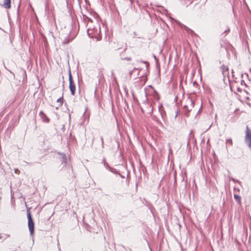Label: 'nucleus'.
Masks as SVG:
<instances>
[{
  "label": "nucleus",
  "instance_id": "f257e3e1",
  "mask_svg": "<svg viewBox=\"0 0 251 251\" xmlns=\"http://www.w3.org/2000/svg\"><path fill=\"white\" fill-rule=\"evenodd\" d=\"M27 217L28 219V227L30 232V234L31 236H33L34 231V224L31 217L30 212L29 211H27Z\"/></svg>",
  "mask_w": 251,
  "mask_h": 251
},
{
  "label": "nucleus",
  "instance_id": "f03ea898",
  "mask_svg": "<svg viewBox=\"0 0 251 251\" xmlns=\"http://www.w3.org/2000/svg\"><path fill=\"white\" fill-rule=\"evenodd\" d=\"M245 133V142L251 150V130L248 126H246Z\"/></svg>",
  "mask_w": 251,
  "mask_h": 251
},
{
  "label": "nucleus",
  "instance_id": "7ed1b4c3",
  "mask_svg": "<svg viewBox=\"0 0 251 251\" xmlns=\"http://www.w3.org/2000/svg\"><path fill=\"white\" fill-rule=\"evenodd\" d=\"M69 88L71 91V93L73 96L75 94V83L73 81V77L71 75V71L69 72Z\"/></svg>",
  "mask_w": 251,
  "mask_h": 251
},
{
  "label": "nucleus",
  "instance_id": "20e7f679",
  "mask_svg": "<svg viewBox=\"0 0 251 251\" xmlns=\"http://www.w3.org/2000/svg\"><path fill=\"white\" fill-rule=\"evenodd\" d=\"M58 154L60 155L59 159L63 165V166H66L67 162V157L66 155L64 153L59 152Z\"/></svg>",
  "mask_w": 251,
  "mask_h": 251
},
{
  "label": "nucleus",
  "instance_id": "39448f33",
  "mask_svg": "<svg viewBox=\"0 0 251 251\" xmlns=\"http://www.w3.org/2000/svg\"><path fill=\"white\" fill-rule=\"evenodd\" d=\"M221 69L222 71L223 74L224 76L227 75L228 74V68L227 66L223 65Z\"/></svg>",
  "mask_w": 251,
  "mask_h": 251
},
{
  "label": "nucleus",
  "instance_id": "423d86ee",
  "mask_svg": "<svg viewBox=\"0 0 251 251\" xmlns=\"http://www.w3.org/2000/svg\"><path fill=\"white\" fill-rule=\"evenodd\" d=\"M39 115L44 122L49 123L50 122L49 118H48L46 115L45 113H44L42 111H41L39 113Z\"/></svg>",
  "mask_w": 251,
  "mask_h": 251
},
{
  "label": "nucleus",
  "instance_id": "0eeeda50",
  "mask_svg": "<svg viewBox=\"0 0 251 251\" xmlns=\"http://www.w3.org/2000/svg\"><path fill=\"white\" fill-rule=\"evenodd\" d=\"M3 6L5 8H10L11 7V0H4Z\"/></svg>",
  "mask_w": 251,
  "mask_h": 251
},
{
  "label": "nucleus",
  "instance_id": "6e6552de",
  "mask_svg": "<svg viewBox=\"0 0 251 251\" xmlns=\"http://www.w3.org/2000/svg\"><path fill=\"white\" fill-rule=\"evenodd\" d=\"M234 199L235 200V201L238 203H241V197L236 195V194H234Z\"/></svg>",
  "mask_w": 251,
  "mask_h": 251
},
{
  "label": "nucleus",
  "instance_id": "1a4fd4ad",
  "mask_svg": "<svg viewBox=\"0 0 251 251\" xmlns=\"http://www.w3.org/2000/svg\"><path fill=\"white\" fill-rule=\"evenodd\" d=\"M226 146H232V144H233L231 138L227 139L226 140Z\"/></svg>",
  "mask_w": 251,
  "mask_h": 251
},
{
  "label": "nucleus",
  "instance_id": "9d476101",
  "mask_svg": "<svg viewBox=\"0 0 251 251\" xmlns=\"http://www.w3.org/2000/svg\"><path fill=\"white\" fill-rule=\"evenodd\" d=\"M186 31H187L188 32H189V33H191V34H192V33H194V32L192 30H191V29H190L189 28H188V27H187L186 26L183 25V26H182Z\"/></svg>",
  "mask_w": 251,
  "mask_h": 251
},
{
  "label": "nucleus",
  "instance_id": "9b49d317",
  "mask_svg": "<svg viewBox=\"0 0 251 251\" xmlns=\"http://www.w3.org/2000/svg\"><path fill=\"white\" fill-rule=\"evenodd\" d=\"M57 102L60 103V105H62L63 103V99L62 98H60L57 100Z\"/></svg>",
  "mask_w": 251,
  "mask_h": 251
},
{
  "label": "nucleus",
  "instance_id": "f8f14e48",
  "mask_svg": "<svg viewBox=\"0 0 251 251\" xmlns=\"http://www.w3.org/2000/svg\"><path fill=\"white\" fill-rule=\"evenodd\" d=\"M109 167V170L110 172H111L113 173H116L117 172L115 169L111 168L110 167Z\"/></svg>",
  "mask_w": 251,
  "mask_h": 251
},
{
  "label": "nucleus",
  "instance_id": "ddd939ff",
  "mask_svg": "<svg viewBox=\"0 0 251 251\" xmlns=\"http://www.w3.org/2000/svg\"><path fill=\"white\" fill-rule=\"evenodd\" d=\"M122 59L124 60L130 61L131 60V58L130 57H126L125 58H122Z\"/></svg>",
  "mask_w": 251,
  "mask_h": 251
},
{
  "label": "nucleus",
  "instance_id": "4468645a",
  "mask_svg": "<svg viewBox=\"0 0 251 251\" xmlns=\"http://www.w3.org/2000/svg\"><path fill=\"white\" fill-rule=\"evenodd\" d=\"M100 140H101V146H102V148H104V142H103V138L102 136L100 137Z\"/></svg>",
  "mask_w": 251,
  "mask_h": 251
},
{
  "label": "nucleus",
  "instance_id": "2eb2a0df",
  "mask_svg": "<svg viewBox=\"0 0 251 251\" xmlns=\"http://www.w3.org/2000/svg\"><path fill=\"white\" fill-rule=\"evenodd\" d=\"M15 173L16 174H19L20 173V171L18 169H16L15 170Z\"/></svg>",
  "mask_w": 251,
  "mask_h": 251
},
{
  "label": "nucleus",
  "instance_id": "dca6fc26",
  "mask_svg": "<svg viewBox=\"0 0 251 251\" xmlns=\"http://www.w3.org/2000/svg\"><path fill=\"white\" fill-rule=\"evenodd\" d=\"M244 84V85H246L245 82L244 80H242L241 84Z\"/></svg>",
  "mask_w": 251,
  "mask_h": 251
},
{
  "label": "nucleus",
  "instance_id": "f3484780",
  "mask_svg": "<svg viewBox=\"0 0 251 251\" xmlns=\"http://www.w3.org/2000/svg\"><path fill=\"white\" fill-rule=\"evenodd\" d=\"M228 31H229V29H228V30H225V32H227Z\"/></svg>",
  "mask_w": 251,
  "mask_h": 251
},
{
  "label": "nucleus",
  "instance_id": "a211bd4d",
  "mask_svg": "<svg viewBox=\"0 0 251 251\" xmlns=\"http://www.w3.org/2000/svg\"><path fill=\"white\" fill-rule=\"evenodd\" d=\"M134 34L135 35H136V33H135V32H134Z\"/></svg>",
  "mask_w": 251,
  "mask_h": 251
}]
</instances>
